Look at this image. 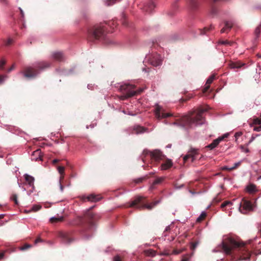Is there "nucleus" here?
<instances>
[{
	"mask_svg": "<svg viewBox=\"0 0 261 261\" xmlns=\"http://www.w3.org/2000/svg\"><path fill=\"white\" fill-rule=\"evenodd\" d=\"M228 135V134H224L223 136L219 137L218 138L214 140L212 143L207 145L205 147L210 148V149H214L219 144L221 141H222L224 139L227 138Z\"/></svg>",
	"mask_w": 261,
	"mask_h": 261,
	"instance_id": "obj_14",
	"label": "nucleus"
},
{
	"mask_svg": "<svg viewBox=\"0 0 261 261\" xmlns=\"http://www.w3.org/2000/svg\"><path fill=\"white\" fill-rule=\"evenodd\" d=\"M120 0H107V5L108 6H111L113 5L114 3H115L117 2H119Z\"/></svg>",
	"mask_w": 261,
	"mask_h": 261,
	"instance_id": "obj_42",
	"label": "nucleus"
},
{
	"mask_svg": "<svg viewBox=\"0 0 261 261\" xmlns=\"http://www.w3.org/2000/svg\"><path fill=\"white\" fill-rule=\"evenodd\" d=\"M59 162V160L58 159H55L53 161V164H56L57 163H58V162Z\"/></svg>",
	"mask_w": 261,
	"mask_h": 261,
	"instance_id": "obj_60",
	"label": "nucleus"
},
{
	"mask_svg": "<svg viewBox=\"0 0 261 261\" xmlns=\"http://www.w3.org/2000/svg\"><path fill=\"white\" fill-rule=\"evenodd\" d=\"M260 118H255L253 120V124L257 125H261V114L260 116ZM254 130L256 132H259L261 130V125L259 126L254 127L253 128Z\"/></svg>",
	"mask_w": 261,
	"mask_h": 261,
	"instance_id": "obj_23",
	"label": "nucleus"
},
{
	"mask_svg": "<svg viewBox=\"0 0 261 261\" xmlns=\"http://www.w3.org/2000/svg\"><path fill=\"white\" fill-rule=\"evenodd\" d=\"M216 79V75L213 74L211 75L209 78L207 80V81L206 82L205 87L203 89V92L205 93L206 92L208 89L210 88V84L213 83L214 80Z\"/></svg>",
	"mask_w": 261,
	"mask_h": 261,
	"instance_id": "obj_18",
	"label": "nucleus"
},
{
	"mask_svg": "<svg viewBox=\"0 0 261 261\" xmlns=\"http://www.w3.org/2000/svg\"><path fill=\"white\" fill-rule=\"evenodd\" d=\"M189 192H190L191 194H195V193L194 192H193L192 190H189Z\"/></svg>",
	"mask_w": 261,
	"mask_h": 261,
	"instance_id": "obj_64",
	"label": "nucleus"
},
{
	"mask_svg": "<svg viewBox=\"0 0 261 261\" xmlns=\"http://www.w3.org/2000/svg\"><path fill=\"white\" fill-rule=\"evenodd\" d=\"M232 205V203L230 201H224L221 205V208L223 210V211H225L226 210V208L231 207Z\"/></svg>",
	"mask_w": 261,
	"mask_h": 261,
	"instance_id": "obj_26",
	"label": "nucleus"
},
{
	"mask_svg": "<svg viewBox=\"0 0 261 261\" xmlns=\"http://www.w3.org/2000/svg\"><path fill=\"white\" fill-rule=\"evenodd\" d=\"M119 90L122 94L120 99L123 100L139 94L143 91L142 89H136L134 85L126 83L121 85Z\"/></svg>",
	"mask_w": 261,
	"mask_h": 261,
	"instance_id": "obj_4",
	"label": "nucleus"
},
{
	"mask_svg": "<svg viewBox=\"0 0 261 261\" xmlns=\"http://www.w3.org/2000/svg\"><path fill=\"white\" fill-rule=\"evenodd\" d=\"M221 43L224 45H228L229 43V41L228 40L222 41L221 42Z\"/></svg>",
	"mask_w": 261,
	"mask_h": 261,
	"instance_id": "obj_55",
	"label": "nucleus"
},
{
	"mask_svg": "<svg viewBox=\"0 0 261 261\" xmlns=\"http://www.w3.org/2000/svg\"><path fill=\"white\" fill-rule=\"evenodd\" d=\"M60 184V189L61 192L63 191L64 190V186L62 185V183L59 184Z\"/></svg>",
	"mask_w": 261,
	"mask_h": 261,
	"instance_id": "obj_59",
	"label": "nucleus"
},
{
	"mask_svg": "<svg viewBox=\"0 0 261 261\" xmlns=\"http://www.w3.org/2000/svg\"><path fill=\"white\" fill-rule=\"evenodd\" d=\"M210 107L208 106L204 107H200L191 112L189 115L179 117L171 123L183 127H191L193 124H202L204 121L202 113L208 111Z\"/></svg>",
	"mask_w": 261,
	"mask_h": 261,
	"instance_id": "obj_2",
	"label": "nucleus"
},
{
	"mask_svg": "<svg viewBox=\"0 0 261 261\" xmlns=\"http://www.w3.org/2000/svg\"><path fill=\"white\" fill-rule=\"evenodd\" d=\"M247 191L250 193H253L256 191V186L253 184L248 185L247 187Z\"/></svg>",
	"mask_w": 261,
	"mask_h": 261,
	"instance_id": "obj_27",
	"label": "nucleus"
},
{
	"mask_svg": "<svg viewBox=\"0 0 261 261\" xmlns=\"http://www.w3.org/2000/svg\"><path fill=\"white\" fill-rule=\"evenodd\" d=\"M41 207H42V206L41 205H37V204L34 205L32 206V208L30 211H29L28 212H37L39 210H40L41 208Z\"/></svg>",
	"mask_w": 261,
	"mask_h": 261,
	"instance_id": "obj_32",
	"label": "nucleus"
},
{
	"mask_svg": "<svg viewBox=\"0 0 261 261\" xmlns=\"http://www.w3.org/2000/svg\"><path fill=\"white\" fill-rule=\"evenodd\" d=\"M199 154V150L195 148H191L187 154L183 157L184 163H186L189 159H191V162H194L196 159L197 155Z\"/></svg>",
	"mask_w": 261,
	"mask_h": 261,
	"instance_id": "obj_9",
	"label": "nucleus"
},
{
	"mask_svg": "<svg viewBox=\"0 0 261 261\" xmlns=\"http://www.w3.org/2000/svg\"><path fill=\"white\" fill-rule=\"evenodd\" d=\"M143 155L144 156L142 157V161L143 162H144V157L148 155L150 156V159L152 161H154L156 162H159L160 160H162L165 157L162 152L160 150L158 149H155L153 151L144 150Z\"/></svg>",
	"mask_w": 261,
	"mask_h": 261,
	"instance_id": "obj_8",
	"label": "nucleus"
},
{
	"mask_svg": "<svg viewBox=\"0 0 261 261\" xmlns=\"http://www.w3.org/2000/svg\"><path fill=\"white\" fill-rule=\"evenodd\" d=\"M242 135V133L241 132H237L235 133L234 137L236 138V141H237L238 138Z\"/></svg>",
	"mask_w": 261,
	"mask_h": 261,
	"instance_id": "obj_44",
	"label": "nucleus"
},
{
	"mask_svg": "<svg viewBox=\"0 0 261 261\" xmlns=\"http://www.w3.org/2000/svg\"><path fill=\"white\" fill-rule=\"evenodd\" d=\"M252 204L251 202L245 198L242 199L239 210L242 214H246L248 212L252 210Z\"/></svg>",
	"mask_w": 261,
	"mask_h": 261,
	"instance_id": "obj_10",
	"label": "nucleus"
},
{
	"mask_svg": "<svg viewBox=\"0 0 261 261\" xmlns=\"http://www.w3.org/2000/svg\"><path fill=\"white\" fill-rule=\"evenodd\" d=\"M64 175H65V174H60V176L59 178V184H61L63 182V180L64 178Z\"/></svg>",
	"mask_w": 261,
	"mask_h": 261,
	"instance_id": "obj_46",
	"label": "nucleus"
},
{
	"mask_svg": "<svg viewBox=\"0 0 261 261\" xmlns=\"http://www.w3.org/2000/svg\"><path fill=\"white\" fill-rule=\"evenodd\" d=\"M32 247V245L29 244H25L23 245V246L19 247V249L21 251H25L31 248Z\"/></svg>",
	"mask_w": 261,
	"mask_h": 261,
	"instance_id": "obj_33",
	"label": "nucleus"
},
{
	"mask_svg": "<svg viewBox=\"0 0 261 261\" xmlns=\"http://www.w3.org/2000/svg\"><path fill=\"white\" fill-rule=\"evenodd\" d=\"M241 162H239L236 163L234 164V165L231 167H230V168H229L228 167H224V169H225V170H227L228 171H231V170H233L236 169L238 167H239L241 165Z\"/></svg>",
	"mask_w": 261,
	"mask_h": 261,
	"instance_id": "obj_31",
	"label": "nucleus"
},
{
	"mask_svg": "<svg viewBox=\"0 0 261 261\" xmlns=\"http://www.w3.org/2000/svg\"><path fill=\"white\" fill-rule=\"evenodd\" d=\"M217 8H216L215 7H212V9H211V13L213 15H215V14H216L217 13Z\"/></svg>",
	"mask_w": 261,
	"mask_h": 261,
	"instance_id": "obj_45",
	"label": "nucleus"
},
{
	"mask_svg": "<svg viewBox=\"0 0 261 261\" xmlns=\"http://www.w3.org/2000/svg\"><path fill=\"white\" fill-rule=\"evenodd\" d=\"M64 220L63 217H51L50 219V222L52 223H57L59 222H62Z\"/></svg>",
	"mask_w": 261,
	"mask_h": 261,
	"instance_id": "obj_30",
	"label": "nucleus"
},
{
	"mask_svg": "<svg viewBox=\"0 0 261 261\" xmlns=\"http://www.w3.org/2000/svg\"><path fill=\"white\" fill-rule=\"evenodd\" d=\"M191 255H192L190 254H187L184 255L182 256L181 261H189L191 257Z\"/></svg>",
	"mask_w": 261,
	"mask_h": 261,
	"instance_id": "obj_37",
	"label": "nucleus"
},
{
	"mask_svg": "<svg viewBox=\"0 0 261 261\" xmlns=\"http://www.w3.org/2000/svg\"><path fill=\"white\" fill-rule=\"evenodd\" d=\"M146 60L153 66L156 67L160 66L162 63L161 56L159 54L149 55L146 57Z\"/></svg>",
	"mask_w": 261,
	"mask_h": 261,
	"instance_id": "obj_11",
	"label": "nucleus"
},
{
	"mask_svg": "<svg viewBox=\"0 0 261 261\" xmlns=\"http://www.w3.org/2000/svg\"><path fill=\"white\" fill-rule=\"evenodd\" d=\"M24 178L25 181L28 182V185L30 186H32L33 187H34V178L28 174H25L24 175Z\"/></svg>",
	"mask_w": 261,
	"mask_h": 261,
	"instance_id": "obj_24",
	"label": "nucleus"
},
{
	"mask_svg": "<svg viewBox=\"0 0 261 261\" xmlns=\"http://www.w3.org/2000/svg\"><path fill=\"white\" fill-rule=\"evenodd\" d=\"M255 136H252L251 139H250V140L249 141L248 143H247V146H248L249 144H250L252 142H253L254 141V140L255 139Z\"/></svg>",
	"mask_w": 261,
	"mask_h": 261,
	"instance_id": "obj_49",
	"label": "nucleus"
},
{
	"mask_svg": "<svg viewBox=\"0 0 261 261\" xmlns=\"http://www.w3.org/2000/svg\"><path fill=\"white\" fill-rule=\"evenodd\" d=\"M224 27L221 30V33H228L233 27V23L229 21H224Z\"/></svg>",
	"mask_w": 261,
	"mask_h": 261,
	"instance_id": "obj_16",
	"label": "nucleus"
},
{
	"mask_svg": "<svg viewBox=\"0 0 261 261\" xmlns=\"http://www.w3.org/2000/svg\"><path fill=\"white\" fill-rule=\"evenodd\" d=\"M173 163L171 160L168 159L161 165V169L167 170L172 166Z\"/></svg>",
	"mask_w": 261,
	"mask_h": 261,
	"instance_id": "obj_22",
	"label": "nucleus"
},
{
	"mask_svg": "<svg viewBox=\"0 0 261 261\" xmlns=\"http://www.w3.org/2000/svg\"><path fill=\"white\" fill-rule=\"evenodd\" d=\"M234 43V42H232V41H229V43L228 44V45H230V46H231Z\"/></svg>",
	"mask_w": 261,
	"mask_h": 261,
	"instance_id": "obj_62",
	"label": "nucleus"
},
{
	"mask_svg": "<svg viewBox=\"0 0 261 261\" xmlns=\"http://www.w3.org/2000/svg\"><path fill=\"white\" fill-rule=\"evenodd\" d=\"M206 214L205 212H202L198 218H197L196 221L200 222L203 221L206 217Z\"/></svg>",
	"mask_w": 261,
	"mask_h": 261,
	"instance_id": "obj_35",
	"label": "nucleus"
},
{
	"mask_svg": "<svg viewBox=\"0 0 261 261\" xmlns=\"http://www.w3.org/2000/svg\"><path fill=\"white\" fill-rule=\"evenodd\" d=\"M199 0H189L188 3L192 9H195L198 6Z\"/></svg>",
	"mask_w": 261,
	"mask_h": 261,
	"instance_id": "obj_28",
	"label": "nucleus"
},
{
	"mask_svg": "<svg viewBox=\"0 0 261 261\" xmlns=\"http://www.w3.org/2000/svg\"><path fill=\"white\" fill-rule=\"evenodd\" d=\"M146 129H147L146 128L140 126H137L134 128V130L136 134L144 133L146 130Z\"/></svg>",
	"mask_w": 261,
	"mask_h": 261,
	"instance_id": "obj_29",
	"label": "nucleus"
},
{
	"mask_svg": "<svg viewBox=\"0 0 261 261\" xmlns=\"http://www.w3.org/2000/svg\"><path fill=\"white\" fill-rule=\"evenodd\" d=\"M77 219L78 224L84 225L85 229H90L95 225V216L90 210L86 212L83 216L78 217Z\"/></svg>",
	"mask_w": 261,
	"mask_h": 261,
	"instance_id": "obj_7",
	"label": "nucleus"
},
{
	"mask_svg": "<svg viewBox=\"0 0 261 261\" xmlns=\"http://www.w3.org/2000/svg\"><path fill=\"white\" fill-rule=\"evenodd\" d=\"M240 148L241 149L242 151L245 152H248L249 151V149L245 147L243 145H241Z\"/></svg>",
	"mask_w": 261,
	"mask_h": 261,
	"instance_id": "obj_43",
	"label": "nucleus"
},
{
	"mask_svg": "<svg viewBox=\"0 0 261 261\" xmlns=\"http://www.w3.org/2000/svg\"><path fill=\"white\" fill-rule=\"evenodd\" d=\"M12 42H13L12 39L9 38L6 42V45H10L12 43Z\"/></svg>",
	"mask_w": 261,
	"mask_h": 261,
	"instance_id": "obj_48",
	"label": "nucleus"
},
{
	"mask_svg": "<svg viewBox=\"0 0 261 261\" xmlns=\"http://www.w3.org/2000/svg\"><path fill=\"white\" fill-rule=\"evenodd\" d=\"M261 32V24L258 25L255 30L254 33L256 37H258Z\"/></svg>",
	"mask_w": 261,
	"mask_h": 261,
	"instance_id": "obj_36",
	"label": "nucleus"
},
{
	"mask_svg": "<svg viewBox=\"0 0 261 261\" xmlns=\"http://www.w3.org/2000/svg\"><path fill=\"white\" fill-rule=\"evenodd\" d=\"M245 65V63H243L240 61L230 62L229 63V67L231 69H239Z\"/></svg>",
	"mask_w": 261,
	"mask_h": 261,
	"instance_id": "obj_19",
	"label": "nucleus"
},
{
	"mask_svg": "<svg viewBox=\"0 0 261 261\" xmlns=\"http://www.w3.org/2000/svg\"><path fill=\"white\" fill-rule=\"evenodd\" d=\"M49 66V63L42 61L38 63L37 65L35 67L30 66L25 67L21 73L23 74L24 77L25 78L33 79L36 77L39 73V70H42Z\"/></svg>",
	"mask_w": 261,
	"mask_h": 261,
	"instance_id": "obj_5",
	"label": "nucleus"
},
{
	"mask_svg": "<svg viewBox=\"0 0 261 261\" xmlns=\"http://www.w3.org/2000/svg\"><path fill=\"white\" fill-rule=\"evenodd\" d=\"M3 81V77L2 76L0 75V84H1Z\"/></svg>",
	"mask_w": 261,
	"mask_h": 261,
	"instance_id": "obj_63",
	"label": "nucleus"
},
{
	"mask_svg": "<svg viewBox=\"0 0 261 261\" xmlns=\"http://www.w3.org/2000/svg\"><path fill=\"white\" fill-rule=\"evenodd\" d=\"M32 160L35 161L42 160V155L41 154V150L37 149L32 154Z\"/></svg>",
	"mask_w": 261,
	"mask_h": 261,
	"instance_id": "obj_20",
	"label": "nucleus"
},
{
	"mask_svg": "<svg viewBox=\"0 0 261 261\" xmlns=\"http://www.w3.org/2000/svg\"><path fill=\"white\" fill-rule=\"evenodd\" d=\"M154 7L155 4L154 2L152 1H149L144 5L143 10L146 12L150 13L152 11Z\"/></svg>",
	"mask_w": 261,
	"mask_h": 261,
	"instance_id": "obj_17",
	"label": "nucleus"
},
{
	"mask_svg": "<svg viewBox=\"0 0 261 261\" xmlns=\"http://www.w3.org/2000/svg\"><path fill=\"white\" fill-rule=\"evenodd\" d=\"M58 171L60 174H65V168L63 166H58L57 167Z\"/></svg>",
	"mask_w": 261,
	"mask_h": 261,
	"instance_id": "obj_40",
	"label": "nucleus"
},
{
	"mask_svg": "<svg viewBox=\"0 0 261 261\" xmlns=\"http://www.w3.org/2000/svg\"><path fill=\"white\" fill-rule=\"evenodd\" d=\"M50 58L58 62H63L65 60L64 54L61 51H54L51 53Z\"/></svg>",
	"mask_w": 261,
	"mask_h": 261,
	"instance_id": "obj_13",
	"label": "nucleus"
},
{
	"mask_svg": "<svg viewBox=\"0 0 261 261\" xmlns=\"http://www.w3.org/2000/svg\"><path fill=\"white\" fill-rule=\"evenodd\" d=\"M155 114L158 119L166 118L172 116V114L165 112V110L159 105L155 106Z\"/></svg>",
	"mask_w": 261,
	"mask_h": 261,
	"instance_id": "obj_12",
	"label": "nucleus"
},
{
	"mask_svg": "<svg viewBox=\"0 0 261 261\" xmlns=\"http://www.w3.org/2000/svg\"><path fill=\"white\" fill-rule=\"evenodd\" d=\"M181 252V250H174L173 251V253L174 254H178Z\"/></svg>",
	"mask_w": 261,
	"mask_h": 261,
	"instance_id": "obj_52",
	"label": "nucleus"
},
{
	"mask_svg": "<svg viewBox=\"0 0 261 261\" xmlns=\"http://www.w3.org/2000/svg\"><path fill=\"white\" fill-rule=\"evenodd\" d=\"M4 252L0 253V259H2L4 256Z\"/></svg>",
	"mask_w": 261,
	"mask_h": 261,
	"instance_id": "obj_61",
	"label": "nucleus"
},
{
	"mask_svg": "<svg viewBox=\"0 0 261 261\" xmlns=\"http://www.w3.org/2000/svg\"><path fill=\"white\" fill-rule=\"evenodd\" d=\"M100 198H101L99 197L98 195H96L93 194H92L87 197V200L91 202L98 201L100 199Z\"/></svg>",
	"mask_w": 261,
	"mask_h": 261,
	"instance_id": "obj_25",
	"label": "nucleus"
},
{
	"mask_svg": "<svg viewBox=\"0 0 261 261\" xmlns=\"http://www.w3.org/2000/svg\"><path fill=\"white\" fill-rule=\"evenodd\" d=\"M220 247L228 255L233 257L238 260H248L251 253L242 241H237L232 238H226L222 241Z\"/></svg>",
	"mask_w": 261,
	"mask_h": 261,
	"instance_id": "obj_1",
	"label": "nucleus"
},
{
	"mask_svg": "<svg viewBox=\"0 0 261 261\" xmlns=\"http://www.w3.org/2000/svg\"><path fill=\"white\" fill-rule=\"evenodd\" d=\"M146 255L149 256H154L155 255V252L153 250H147L144 251Z\"/></svg>",
	"mask_w": 261,
	"mask_h": 261,
	"instance_id": "obj_34",
	"label": "nucleus"
},
{
	"mask_svg": "<svg viewBox=\"0 0 261 261\" xmlns=\"http://www.w3.org/2000/svg\"><path fill=\"white\" fill-rule=\"evenodd\" d=\"M165 177H160L156 178L154 181L152 182V184L151 185L150 187V190H153L155 189V186L157 185H160L164 180Z\"/></svg>",
	"mask_w": 261,
	"mask_h": 261,
	"instance_id": "obj_21",
	"label": "nucleus"
},
{
	"mask_svg": "<svg viewBox=\"0 0 261 261\" xmlns=\"http://www.w3.org/2000/svg\"><path fill=\"white\" fill-rule=\"evenodd\" d=\"M211 29H212V26H211L210 28H204L203 30H200V34L204 35L206 34V32L207 31H210Z\"/></svg>",
	"mask_w": 261,
	"mask_h": 261,
	"instance_id": "obj_39",
	"label": "nucleus"
},
{
	"mask_svg": "<svg viewBox=\"0 0 261 261\" xmlns=\"http://www.w3.org/2000/svg\"><path fill=\"white\" fill-rule=\"evenodd\" d=\"M113 261H122V260L119 256L117 255L114 257Z\"/></svg>",
	"mask_w": 261,
	"mask_h": 261,
	"instance_id": "obj_47",
	"label": "nucleus"
},
{
	"mask_svg": "<svg viewBox=\"0 0 261 261\" xmlns=\"http://www.w3.org/2000/svg\"><path fill=\"white\" fill-rule=\"evenodd\" d=\"M145 197L138 196L135 199L132 201L128 206V207H135L139 210L144 209L145 208L150 210L154 206L159 203V201H155L151 203L150 204H147L145 202Z\"/></svg>",
	"mask_w": 261,
	"mask_h": 261,
	"instance_id": "obj_6",
	"label": "nucleus"
},
{
	"mask_svg": "<svg viewBox=\"0 0 261 261\" xmlns=\"http://www.w3.org/2000/svg\"><path fill=\"white\" fill-rule=\"evenodd\" d=\"M11 199L13 201L15 204L18 205V201L17 200V196L15 194H12V195L11 197Z\"/></svg>",
	"mask_w": 261,
	"mask_h": 261,
	"instance_id": "obj_38",
	"label": "nucleus"
},
{
	"mask_svg": "<svg viewBox=\"0 0 261 261\" xmlns=\"http://www.w3.org/2000/svg\"><path fill=\"white\" fill-rule=\"evenodd\" d=\"M6 61L4 60V59H2L1 61H0V69L1 70H3L4 68V66L6 64Z\"/></svg>",
	"mask_w": 261,
	"mask_h": 261,
	"instance_id": "obj_41",
	"label": "nucleus"
},
{
	"mask_svg": "<svg viewBox=\"0 0 261 261\" xmlns=\"http://www.w3.org/2000/svg\"><path fill=\"white\" fill-rule=\"evenodd\" d=\"M42 241V240L40 239V238H37V239H36V240L35 241V244H37L38 243V242H41Z\"/></svg>",
	"mask_w": 261,
	"mask_h": 261,
	"instance_id": "obj_58",
	"label": "nucleus"
},
{
	"mask_svg": "<svg viewBox=\"0 0 261 261\" xmlns=\"http://www.w3.org/2000/svg\"><path fill=\"white\" fill-rule=\"evenodd\" d=\"M15 68L14 64L12 65V66L8 69L7 72H10Z\"/></svg>",
	"mask_w": 261,
	"mask_h": 261,
	"instance_id": "obj_53",
	"label": "nucleus"
},
{
	"mask_svg": "<svg viewBox=\"0 0 261 261\" xmlns=\"http://www.w3.org/2000/svg\"><path fill=\"white\" fill-rule=\"evenodd\" d=\"M170 225H169L168 226H167L165 228V230L164 231V232H168L171 229V228H170Z\"/></svg>",
	"mask_w": 261,
	"mask_h": 261,
	"instance_id": "obj_56",
	"label": "nucleus"
},
{
	"mask_svg": "<svg viewBox=\"0 0 261 261\" xmlns=\"http://www.w3.org/2000/svg\"><path fill=\"white\" fill-rule=\"evenodd\" d=\"M144 178H139V179L136 180V182L137 183L141 182H142L144 180Z\"/></svg>",
	"mask_w": 261,
	"mask_h": 261,
	"instance_id": "obj_57",
	"label": "nucleus"
},
{
	"mask_svg": "<svg viewBox=\"0 0 261 261\" xmlns=\"http://www.w3.org/2000/svg\"><path fill=\"white\" fill-rule=\"evenodd\" d=\"M258 233L259 234V236L261 237V223L259 224V225L258 227Z\"/></svg>",
	"mask_w": 261,
	"mask_h": 261,
	"instance_id": "obj_51",
	"label": "nucleus"
},
{
	"mask_svg": "<svg viewBox=\"0 0 261 261\" xmlns=\"http://www.w3.org/2000/svg\"><path fill=\"white\" fill-rule=\"evenodd\" d=\"M59 237L62 239V241L66 244H69L74 241L69 233L60 232Z\"/></svg>",
	"mask_w": 261,
	"mask_h": 261,
	"instance_id": "obj_15",
	"label": "nucleus"
},
{
	"mask_svg": "<svg viewBox=\"0 0 261 261\" xmlns=\"http://www.w3.org/2000/svg\"><path fill=\"white\" fill-rule=\"evenodd\" d=\"M107 28L103 24L95 25L88 30V39L90 41L103 39L106 35Z\"/></svg>",
	"mask_w": 261,
	"mask_h": 261,
	"instance_id": "obj_3",
	"label": "nucleus"
},
{
	"mask_svg": "<svg viewBox=\"0 0 261 261\" xmlns=\"http://www.w3.org/2000/svg\"><path fill=\"white\" fill-rule=\"evenodd\" d=\"M19 9L20 10V14H21V18H23L24 17V12L23 11V10H22V9L21 8H19Z\"/></svg>",
	"mask_w": 261,
	"mask_h": 261,
	"instance_id": "obj_50",
	"label": "nucleus"
},
{
	"mask_svg": "<svg viewBox=\"0 0 261 261\" xmlns=\"http://www.w3.org/2000/svg\"><path fill=\"white\" fill-rule=\"evenodd\" d=\"M197 245V243H193L191 245V248L194 249Z\"/></svg>",
	"mask_w": 261,
	"mask_h": 261,
	"instance_id": "obj_54",
	"label": "nucleus"
}]
</instances>
